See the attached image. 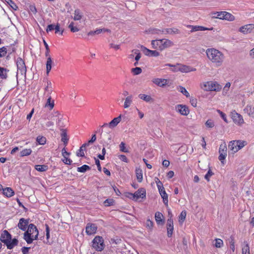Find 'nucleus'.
<instances>
[{"label": "nucleus", "instance_id": "nucleus-1", "mask_svg": "<svg viewBox=\"0 0 254 254\" xmlns=\"http://www.w3.org/2000/svg\"><path fill=\"white\" fill-rule=\"evenodd\" d=\"M206 54L208 59L216 66L218 67L222 64L224 56L220 51L214 48L208 49L206 51Z\"/></svg>", "mask_w": 254, "mask_h": 254}, {"label": "nucleus", "instance_id": "nucleus-2", "mask_svg": "<svg viewBox=\"0 0 254 254\" xmlns=\"http://www.w3.org/2000/svg\"><path fill=\"white\" fill-rule=\"evenodd\" d=\"M23 234V239L28 244H32L34 240L38 239L39 231L33 224H30Z\"/></svg>", "mask_w": 254, "mask_h": 254}, {"label": "nucleus", "instance_id": "nucleus-3", "mask_svg": "<svg viewBox=\"0 0 254 254\" xmlns=\"http://www.w3.org/2000/svg\"><path fill=\"white\" fill-rule=\"evenodd\" d=\"M0 240L6 245L8 249H12L18 244V242L16 239L11 240V235L6 230H4L1 233Z\"/></svg>", "mask_w": 254, "mask_h": 254}, {"label": "nucleus", "instance_id": "nucleus-4", "mask_svg": "<svg viewBox=\"0 0 254 254\" xmlns=\"http://www.w3.org/2000/svg\"><path fill=\"white\" fill-rule=\"evenodd\" d=\"M201 88L205 91H217L221 89V86L216 81L204 82L200 84Z\"/></svg>", "mask_w": 254, "mask_h": 254}, {"label": "nucleus", "instance_id": "nucleus-5", "mask_svg": "<svg viewBox=\"0 0 254 254\" xmlns=\"http://www.w3.org/2000/svg\"><path fill=\"white\" fill-rule=\"evenodd\" d=\"M92 246L97 251H103L105 247L103 238L101 236H96L92 241Z\"/></svg>", "mask_w": 254, "mask_h": 254}, {"label": "nucleus", "instance_id": "nucleus-6", "mask_svg": "<svg viewBox=\"0 0 254 254\" xmlns=\"http://www.w3.org/2000/svg\"><path fill=\"white\" fill-rule=\"evenodd\" d=\"M16 65L17 67V78L19 74L25 77L26 76V67L24 61L21 58L17 59Z\"/></svg>", "mask_w": 254, "mask_h": 254}, {"label": "nucleus", "instance_id": "nucleus-7", "mask_svg": "<svg viewBox=\"0 0 254 254\" xmlns=\"http://www.w3.org/2000/svg\"><path fill=\"white\" fill-rule=\"evenodd\" d=\"M146 191L145 190L143 189H140L134 193L131 192H127L126 194V196L131 199L133 200H137L139 198H143L145 197Z\"/></svg>", "mask_w": 254, "mask_h": 254}, {"label": "nucleus", "instance_id": "nucleus-8", "mask_svg": "<svg viewBox=\"0 0 254 254\" xmlns=\"http://www.w3.org/2000/svg\"><path fill=\"white\" fill-rule=\"evenodd\" d=\"M167 65L169 66H173V65H171V64H167ZM174 68L173 69V70L175 72L180 71L182 72H189L190 71H195L196 70V69L194 68L181 64H177L176 66H174Z\"/></svg>", "mask_w": 254, "mask_h": 254}, {"label": "nucleus", "instance_id": "nucleus-9", "mask_svg": "<svg viewBox=\"0 0 254 254\" xmlns=\"http://www.w3.org/2000/svg\"><path fill=\"white\" fill-rule=\"evenodd\" d=\"M158 181H156L157 186L158 189L159 193L161 197L163 199V201L164 203L166 205H168V194L166 193L164 187L162 186V183L158 180Z\"/></svg>", "mask_w": 254, "mask_h": 254}, {"label": "nucleus", "instance_id": "nucleus-10", "mask_svg": "<svg viewBox=\"0 0 254 254\" xmlns=\"http://www.w3.org/2000/svg\"><path fill=\"white\" fill-rule=\"evenodd\" d=\"M152 33H155V34L163 33L165 34H178L179 33V30L176 28H168V29H164V30H163L162 31L159 29H154L152 31Z\"/></svg>", "mask_w": 254, "mask_h": 254}, {"label": "nucleus", "instance_id": "nucleus-11", "mask_svg": "<svg viewBox=\"0 0 254 254\" xmlns=\"http://www.w3.org/2000/svg\"><path fill=\"white\" fill-rule=\"evenodd\" d=\"M53 120L56 121L57 125L60 127L64 126L63 120V116L58 111L55 112L53 114Z\"/></svg>", "mask_w": 254, "mask_h": 254}, {"label": "nucleus", "instance_id": "nucleus-12", "mask_svg": "<svg viewBox=\"0 0 254 254\" xmlns=\"http://www.w3.org/2000/svg\"><path fill=\"white\" fill-rule=\"evenodd\" d=\"M241 33L247 34L254 32V24H250L242 26L239 29Z\"/></svg>", "mask_w": 254, "mask_h": 254}, {"label": "nucleus", "instance_id": "nucleus-13", "mask_svg": "<svg viewBox=\"0 0 254 254\" xmlns=\"http://www.w3.org/2000/svg\"><path fill=\"white\" fill-rule=\"evenodd\" d=\"M29 224H29V219H26L23 218H22L19 219L17 226L20 229H21L22 231H25L27 229L28 225Z\"/></svg>", "mask_w": 254, "mask_h": 254}, {"label": "nucleus", "instance_id": "nucleus-14", "mask_svg": "<svg viewBox=\"0 0 254 254\" xmlns=\"http://www.w3.org/2000/svg\"><path fill=\"white\" fill-rule=\"evenodd\" d=\"M175 108L176 110L182 115L187 116L189 114V109L186 105H178Z\"/></svg>", "mask_w": 254, "mask_h": 254}, {"label": "nucleus", "instance_id": "nucleus-15", "mask_svg": "<svg viewBox=\"0 0 254 254\" xmlns=\"http://www.w3.org/2000/svg\"><path fill=\"white\" fill-rule=\"evenodd\" d=\"M141 49L144 54L146 56L154 57H156L159 56V53L156 50H150L143 46H141Z\"/></svg>", "mask_w": 254, "mask_h": 254}, {"label": "nucleus", "instance_id": "nucleus-16", "mask_svg": "<svg viewBox=\"0 0 254 254\" xmlns=\"http://www.w3.org/2000/svg\"><path fill=\"white\" fill-rule=\"evenodd\" d=\"M121 115H120L119 117L114 118L113 120H112L109 124L107 123H105L102 126V127L109 126L110 127H114L117 126V125L121 122Z\"/></svg>", "mask_w": 254, "mask_h": 254}, {"label": "nucleus", "instance_id": "nucleus-17", "mask_svg": "<svg viewBox=\"0 0 254 254\" xmlns=\"http://www.w3.org/2000/svg\"><path fill=\"white\" fill-rule=\"evenodd\" d=\"M167 235L168 237L172 236L174 230L173 221L172 219L169 218L167 222Z\"/></svg>", "mask_w": 254, "mask_h": 254}, {"label": "nucleus", "instance_id": "nucleus-18", "mask_svg": "<svg viewBox=\"0 0 254 254\" xmlns=\"http://www.w3.org/2000/svg\"><path fill=\"white\" fill-rule=\"evenodd\" d=\"M97 227L94 224H87L86 227V232L88 235L94 234L96 233Z\"/></svg>", "mask_w": 254, "mask_h": 254}, {"label": "nucleus", "instance_id": "nucleus-19", "mask_svg": "<svg viewBox=\"0 0 254 254\" xmlns=\"http://www.w3.org/2000/svg\"><path fill=\"white\" fill-rule=\"evenodd\" d=\"M232 119L234 122L238 125H242L244 123L243 117L236 112L232 114Z\"/></svg>", "mask_w": 254, "mask_h": 254}, {"label": "nucleus", "instance_id": "nucleus-20", "mask_svg": "<svg viewBox=\"0 0 254 254\" xmlns=\"http://www.w3.org/2000/svg\"><path fill=\"white\" fill-rule=\"evenodd\" d=\"M162 39L154 40L151 41L152 48L162 51Z\"/></svg>", "mask_w": 254, "mask_h": 254}, {"label": "nucleus", "instance_id": "nucleus-21", "mask_svg": "<svg viewBox=\"0 0 254 254\" xmlns=\"http://www.w3.org/2000/svg\"><path fill=\"white\" fill-rule=\"evenodd\" d=\"M155 219L157 224H163L164 220L163 219V215L160 212H157L155 214Z\"/></svg>", "mask_w": 254, "mask_h": 254}, {"label": "nucleus", "instance_id": "nucleus-22", "mask_svg": "<svg viewBox=\"0 0 254 254\" xmlns=\"http://www.w3.org/2000/svg\"><path fill=\"white\" fill-rule=\"evenodd\" d=\"M153 82L160 87H163L167 84V80L161 78H155L153 80Z\"/></svg>", "mask_w": 254, "mask_h": 254}, {"label": "nucleus", "instance_id": "nucleus-23", "mask_svg": "<svg viewBox=\"0 0 254 254\" xmlns=\"http://www.w3.org/2000/svg\"><path fill=\"white\" fill-rule=\"evenodd\" d=\"M244 111L248 114L249 116L254 118V107H253L251 105H247L244 109Z\"/></svg>", "mask_w": 254, "mask_h": 254}, {"label": "nucleus", "instance_id": "nucleus-24", "mask_svg": "<svg viewBox=\"0 0 254 254\" xmlns=\"http://www.w3.org/2000/svg\"><path fill=\"white\" fill-rule=\"evenodd\" d=\"M61 140L64 142V146H65L67 143L68 140V138L67 137V133L65 130V129H61Z\"/></svg>", "mask_w": 254, "mask_h": 254}, {"label": "nucleus", "instance_id": "nucleus-25", "mask_svg": "<svg viewBox=\"0 0 254 254\" xmlns=\"http://www.w3.org/2000/svg\"><path fill=\"white\" fill-rule=\"evenodd\" d=\"M133 96L132 95H130L129 96H127L125 98V103L124 105V107L125 109H127L130 107L131 104L132 103Z\"/></svg>", "mask_w": 254, "mask_h": 254}, {"label": "nucleus", "instance_id": "nucleus-26", "mask_svg": "<svg viewBox=\"0 0 254 254\" xmlns=\"http://www.w3.org/2000/svg\"><path fill=\"white\" fill-rule=\"evenodd\" d=\"M188 27L191 28V32H193L197 31H205L209 29L207 28L201 26L188 25Z\"/></svg>", "mask_w": 254, "mask_h": 254}, {"label": "nucleus", "instance_id": "nucleus-27", "mask_svg": "<svg viewBox=\"0 0 254 254\" xmlns=\"http://www.w3.org/2000/svg\"><path fill=\"white\" fill-rule=\"evenodd\" d=\"M162 51L164 50L166 48L170 47L173 45V43L171 41L163 39H162Z\"/></svg>", "mask_w": 254, "mask_h": 254}, {"label": "nucleus", "instance_id": "nucleus-28", "mask_svg": "<svg viewBox=\"0 0 254 254\" xmlns=\"http://www.w3.org/2000/svg\"><path fill=\"white\" fill-rule=\"evenodd\" d=\"M238 144L237 143L236 140H233L230 142L228 147L233 152L235 153L239 151L238 149H237Z\"/></svg>", "mask_w": 254, "mask_h": 254}, {"label": "nucleus", "instance_id": "nucleus-29", "mask_svg": "<svg viewBox=\"0 0 254 254\" xmlns=\"http://www.w3.org/2000/svg\"><path fill=\"white\" fill-rule=\"evenodd\" d=\"M3 194L8 197L13 196L14 192L13 190L10 188H6L3 189Z\"/></svg>", "mask_w": 254, "mask_h": 254}, {"label": "nucleus", "instance_id": "nucleus-30", "mask_svg": "<svg viewBox=\"0 0 254 254\" xmlns=\"http://www.w3.org/2000/svg\"><path fill=\"white\" fill-rule=\"evenodd\" d=\"M47 61L46 63V72L48 74L52 68L53 61L50 56L47 57Z\"/></svg>", "mask_w": 254, "mask_h": 254}, {"label": "nucleus", "instance_id": "nucleus-31", "mask_svg": "<svg viewBox=\"0 0 254 254\" xmlns=\"http://www.w3.org/2000/svg\"><path fill=\"white\" fill-rule=\"evenodd\" d=\"M8 70L4 67H0V78L5 79L7 77V72Z\"/></svg>", "mask_w": 254, "mask_h": 254}, {"label": "nucleus", "instance_id": "nucleus-32", "mask_svg": "<svg viewBox=\"0 0 254 254\" xmlns=\"http://www.w3.org/2000/svg\"><path fill=\"white\" fill-rule=\"evenodd\" d=\"M138 97L140 99L144 100L146 102H150L153 101V99L150 96L146 94H140L138 95Z\"/></svg>", "mask_w": 254, "mask_h": 254}, {"label": "nucleus", "instance_id": "nucleus-33", "mask_svg": "<svg viewBox=\"0 0 254 254\" xmlns=\"http://www.w3.org/2000/svg\"><path fill=\"white\" fill-rule=\"evenodd\" d=\"M74 14L73 19L75 21L80 20L83 16L82 12L78 9L75 10Z\"/></svg>", "mask_w": 254, "mask_h": 254}, {"label": "nucleus", "instance_id": "nucleus-34", "mask_svg": "<svg viewBox=\"0 0 254 254\" xmlns=\"http://www.w3.org/2000/svg\"><path fill=\"white\" fill-rule=\"evenodd\" d=\"M46 107H49L50 110H52L54 107V101L51 100V97L49 96L47 99L46 104H45Z\"/></svg>", "mask_w": 254, "mask_h": 254}, {"label": "nucleus", "instance_id": "nucleus-35", "mask_svg": "<svg viewBox=\"0 0 254 254\" xmlns=\"http://www.w3.org/2000/svg\"><path fill=\"white\" fill-rule=\"evenodd\" d=\"M90 169V167L89 166L87 165H84L80 167H78L77 168V171L79 173H84Z\"/></svg>", "mask_w": 254, "mask_h": 254}, {"label": "nucleus", "instance_id": "nucleus-36", "mask_svg": "<svg viewBox=\"0 0 254 254\" xmlns=\"http://www.w3.org/2000/svg\"><path fill=\"white\" fill-rule=\"evenodd\" d=\"M177 90L179 92L182 93L183 95L186 96L187 97H190L189 93L188 92V91L186 90V89L185 87L181 86H179L177 87Z\"/></svg>", "mask_w": 254, "mask_h": 254}, {"label": "nucleus", "instance_id": "nucleus-37", "mask_svg": "<svg viewBox=\"0 0 254 254\" xmlns=\"http://www.w3.org/2000/svg\"><path fill=\"white\" fill-rule=\"evenodd\" d=\"M31 152L32 150L30 148L24 149L20 152V155L21 157L28 156L31 154Z\"/></svg>", "mask_w": 254, "mask_h": 254}, {"label": "nucleus", "instance_id": "nucleus-38", "mask_svg": "<svg viewBox=\"0 0 254 254\" xmlns=\"http://www.w3.org/2000/svg\"><path fill=\"white\" fill-rule=\"evenodd\" d=\"M35 169L39 172H43L48 169V166L46 165H38L35 166Z\"/></svg>", "mask_w": 254, "mask_h": 254}, {"label": "nucleus", "instance_id": "nucleus-39", "mask_svg": "<svg viewBox=\"0 0 254 254\" xmlns=\"http://www.w3.org/2000/svg\"><path fill=\"white\" fill-rule=\"evenodd\" d=\"M219 153L227 154V145L225 143H222L220 145Z\"/></svg>", "mask_w": 254, "mask_h": 254}, {"label": "nucleus", "instance_id": "nucleus-40", "mask_svg": "<svg viewBox=\"0 0 254 254\" xmlns=\"http://www.w3.org/2000/svg\"><path fill=\"white\" fill-rule=\"evenodd\" d=\"M224 17L225 20H227L230 21H232L235 20L234 16L232 14L226 11H225Z\"/></svg>", "mask_w": 254, "mask_h": 254}, {"label": "nucleus", "instance_id": "nucleus-41", "mask_svg": "<svg viewBox=\"0 0 254 254\" xmlns=\"http://www.w3.org/2000/svg\"><path fill=\"white\" fill-rule=\"evenodd\" d=\"M236 142L238 144L237 147L239 150L247 145V142L246 141L238 140H236Z\"/></svg>", "mask_w": 254, "mask_h": 254}, {"label": "nucleus", "instance_id": "nucleus-42", "mask_svg": "<svg viewBox=\"0 0 254 254\" xmlns=\"http://www.w3.org/2000/svg\"><path fill=\"white\" fill-rule=\"evenodd\" d=\"M145 226L148 229L151 230L153 227V222L149 218H148L146 221Z\"/></svg>", "mask_w": 254, "mask_h": 254}, {"label": "nucleus", "instance_id": "nucleus-43", "mask_svg": "<svg viewBox=\"0 0 254 254\" xmlns=\"http://www.w3.org/2000/svg\"><path fill=\"white\" fill-rule=\"evenodd\" d=\"M36 141L39 144L44 145L46 142V138L44 136H38Z\"/></svg>", "mask_w": 254, "mask_h": 254}, {"label": "nucleus", "instance_id": "nucleus-44", "mask_svg": "<svg viewBox=\"0 0 254 254\" xmlns=\"http://www.w3.org/2000/svg\"><path fill=\"white\" fill-rule=\"evenodd\" d=\"M242 254H250V247L248 244L244 245L242 248Z\"/></svg>", "mask_w": 254, "mask_h": 254}, {"label": "nucleus", "instance_id": "nucleus-45", "mask_svg": "<svg viewBox=\"0 0 254 254\" xmlns=\"http://www.w3.org/2000/svg\"><path fill=\"white\" fill-rule=\"evenodd\" d=\"M9 6L14 10H16L18 8V6L12 0H4Z\"/></svg>", "mask_w": 254, "mask_h": 254}, {"label": "nucleus", "instance_id": "nucleus-46", "mask_svg": "<svg viewBox=\"0 0 254 254\" xmlns=\"http://www.w3.org/2000/svg\"><path fill=\"white\" fill-rule=\"evenodd\" d=\"M186 217V211H182L179 216V221L180 223H182L185 220Z\"/></svg>", "mask_w": 254, "mask_h": 254}, {"label": "nucleus", "instance_id": "nucleus-47", "mask_svg": "<svg viewBox=\"0 0 254 254\" xmlns=\"http://www.w3.org/2000/svg\"><path fill=\"white\" fill-rule=\"evenodd\" d=\"M215 244L214 245H215V247L218 248H220L223 245V242L221 239H216L215 240Z\"/></svg>", "mask_w": 254, "mask_h": 254}, {"label": "nucleus", "instance_id": "nucleus-48", "mask_svg": "<svg viewBox=\"0 0 254 254\" xmlns=\"http://www.w3.org/2000/svg\"><path fill=\"white\" fill-rule=\"evenodd\" d=\"M119 147H120V150L121 151L125 152V153L128 152V149L126 147V144L124 142H122L120 143Z\"/></svg>", "mask_w": 254, "mask_h": 254}, {"label": "nucleus", "instance_id": "nucleus-49", "mask_svg": "<svg viewBox=\"0 0 254 254\" xmlns=\"http://www.w3.org/2000/svg\"><path fill=\"white\" fill-rule=\"evenodd\" d=\"M131 71L134 75H138L141 73L142 69L140 67H136L131 69Z\"/></svg>", "mask_w": 254, "mask_h": 254}, {"label": "nucleus", "instance_id": "nucleus-50", "mask_svg": "<svg viewBox=\"0 0 254 254\" xmlns=\"http://www.w3.org/2000/svg\"><path fill=\"white\" fill-rule=\"evenodd\" d=\"M74 23L73 22H71L68 26L69 28L70 29V31L72 32H76L78 31L79 30L77 27H74Z\"/></svg>", "mask_w": 254, "mask_h": 254}, {"label": "nucleus", "instance_id": "nucleus-51", "mask_svg": "<svg viewBox=\"0 0 254 254\" xmlns=\"http://www.w3.org/2000/svg\"><path fill=\"white\" fill-rule=\"evenodd\" d=\"M205 126L208 128H212L214 126V123L212 120L209 119L206 122Z\"/></svg>", "mask_w": 254, "mask_h": 254}, {"label": "nucleus", "instance_id": "nucleus-52", "mask_svg": "<svg viewBox=\"0 0 254 254\" xmlns=\"http://www.w3.org/2000/svg\"><path fill=\"white\" fill-rule=\"evenodd\" d=\"M7 53L6 48L3 47L0 48V58L3 57Z\"/></svg>", "mask_w": 254, "mask_h": 254}, {"label": "nucleus", "instance_id": "nucleus-53", "mask_svg": "<svg viewBox=\"0 0 254 254\" xmlns=\"http://www.w3.org/2000/svg\"><path fill=\"white\" fill-rule=\"evenodd\" d=\"M224 13L225 11L217 12L216 13V16H215V17L221 19H224Z\"/></svg>", "mask_w": 254, "mask_h": 254}, {"label": "nucleus", "instance_id": "nucleus-54", "mask_svg": "<svg viewBox=\"0 0 254 254\" xmlns=\"http://www.w3.org/2000/svg\"><path fill=\"white\" fill-rule=\"evenodd\" d=\"M102 33V30L101 29H98L95 31H91L88 33V35H94L95 34H99Z\"/></svg>", "mask_w": 254, "mask_h": 254}, {"label": "nucleus", "instance_id": "nucleus-55", "mask_svg": "<svg viewBox=\"0 0 254 254\" xmlns=\"http://www.w3.org/2000/svg\"><path fill=\"white\" fill-rule=\"evenodd\" d=\"M55 33H59L60 34L62 35L64 32V29H60V27L59 24H57L55 27Z\"/></svg>", "mask_w": 254, "mask_h": 254}, {"label": "nucleus", "instance_id": "nucleus-56", "mask_svg": "<svg viewBox=\"0 0 254 254\" xmlns=\"http://www.w3.org/2000/svg\"><path fill=\"white\" fill-rule=\"evenodd\" d=\"M132 52H133L135 54H136V56L135 57V60L136 61H138L141 58V54L139 52V51L137 50H133L132 51Z\"/></svg>", "mask_w": 254, "mask_h": 254}, {"label": "nucleus", "instance_id": "nucleus-57", "mask_svg": "<svg viewBox=\"0 0 254 254\" xmlns=\"http://www.w3.org/2000/svg\"><path fill=\"white\" fill-rule=\"evenodd\" d=\"M226 156L227 154L219 153V160L222 163H224V161L225 160Z\"/></svg>", "mask_w": 254, "mask_h": 254}, {"label": "nucleus", "instance_id": "nucleus-58", "mask_svg": "<svg viewBox=\"0 0 254 254\" xmlns=\"http://www.w3.org/2000/svg\"><path fill=\"white\" fill-rule=\"evenodd\" d=\"M44 46H45L46 50V52L45 53V56L46 57L50 56H49L50 50H49V46L45 40H44Z\"/></svg>", "mask_w": 254, "mask_h": 254}, {"label": "nucleus", "instance_id": "nucleus-59", "mask_svg": "<svg viewBox=\"0 0 254 254\" xmlns=\"http://www.w3.org/2000/svg\"><path fill=\"white\" fill-rule=\"evenodd\" d=\"M104 203L105 206H110L113 205V201L112 199H107L104 201Z\"/></svg>", "mask_w": 254, "mask_h": 254}, {"label": "nucleus", "instance_id": "nucleus-60", "mask_svg": "<svg viewBox=\"0 0 254 254\" xmlns=\"http://www.w3.org/2000/svg\"><path fill=\"white\" fill-rule=\"evenodd\" d=\"M76 155L80 157H84V151L82 150V149H79L76 153Z\"/></svg>", "mask_w": 254, "mask_h": 254}, {"label": "nucleus", "instance_id": "nucleus-61", "mask_svg": "<svg viewBox=\"0 0 254 254\" xmlns=\"http://www.w3.org/2000/svg\"><path fill=\"white\" fill-rule=\"evenodd\" d=\"M218 112L219 113L220 115L221 116L222 118L223 119V120L225 122L227 123V120L226 115L220 110H218Z\"/></svg>", "mask_w": 254, "mask_h": 254}, {"label": "nucleus", "instance_id": "nucleus-62", "mask_svg": "<svg viewBox=\"0 0 254 254\" xmlns=\"http://www.w3.org/2000/svg\"><path fill=\"white\" fill-rule=\"evenodd\" d=\"M190 103L193 107H196L197 106V100L194 98H191L190 99Z\"/></svg>", "mask_w": 254, "mask_h": 254}, {"label": "nucleus", "instance_id": "nucleus-63", "mask_svg": "<svg viewBox=\"0 0 254 254\" xmlns=\"http://www.w3.org/2000/svg\"><path fill=\"white\" fill-rule=\"evenodd\" d=\"M29 249H30V248L25 247L22 248L21 251H22L23 254H27L29 253Z\"/></svg>", "mask_w": 254, "mask_h": 254}, {"label": "nucleus", "instance_id": "nucleus-64", "mask_svg": "<svg viewBox=\"0 0 254 254\" xmlns=\"http://www.w3.org/2000/svg\"><path fill=\"white\" fill-rule=\"evenodd\" d=\"M55 26L53 24H50L48 26L46 31L47 32L51 31L55 29Z\"/></svg>", "mask_w": 254, "mask_h": 254}]
</instances>
